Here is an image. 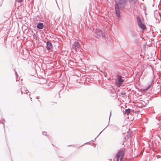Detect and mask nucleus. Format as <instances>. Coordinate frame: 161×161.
Returning <instances> with one entry per match:
<instances>
[{"label": "nucleus", "mask_w": 161, "mask_h": 161, "mask_svg": "<svg viewBox=\"0 0 161 161\" xmlns=\"http://www.w3.org/2000/svg\"><path fill=\"white\" fill-rule=\"evenodd\" d=\"M37 27L39 29H42L44 27L43 24L42 23H38L37 25Z\"/></svg>", "instance_id": "nucleus-6"}, {"label": "nucleus", "mask_w": 161, "mask_h": 161, "mask_svg": "<svg viewBox=\"0 0 161 161\" xmlns=\"http://www.w3.org/2000/svg\"><path fill=\"white\" fill-rule=\"evenodd\" d=\"M130 113V110L129 109H127L125 110V114H127V115H128Z\"/></svg>", "instance_id": "nucleus-8"}, {"label": "nucleus", "mask_w": 161, "mask_h": 161, "mask_svg": "<svg viewBox=\"0 0 161 161\" xmlns=\"http://www.w3.org/2000/svg\"><path fill=\"white\" fill-rule=\"evenodd\" d=\"M124 153L123 150H120L118 151L116 154V161H122Z\"/></svg>", "instance_id": "nucleus-1"}, {"label": "nucleus", "mask_w": 161, "mask_h": 161, "mask_svg": "<svg viewBox=\"0 0 161 161\" xmlns=\"http://www.w3.org/2000/svg\"><path fill=\"white\" fill-rule=\"evenodd\" d=\"M79 46V43L77 42H75L73 44L72 47L73 48V49L75 50L78 49Z\"/></svg>", "instance_id": "nucleus-4"}, {"label": "nucleus", "mask_w": 161, "mask_h": 161, "mask_svg": "<svg viewBox=\"0 0 161 161\" xmlns=\"http://www.w3.org/2000/svg\"><path fill=\"white\" fill-rule=\"evenodd\" d=\"M136 1V0H130V2L132 3H135Z\"/></svg>", "instance_id": "nucleus-10"}, {"label": "nucleus", "mask_w": 161, "mask_h": 161, "mask_svg": "<svg viewBox=\"0 0 161 161\" xmlns=\"http://www.w3.org/2000/svg\"><path fill=\"white\" fill-rule=\"evenodd\" d=\"M138 25L142 29H146V26L142 24L141 21H139L138 22Z\"/></svg>", "instance_id": "nucleus-5"}, {"label": "nucleus", "mask_w": 161, "mask_h": 161, "mask_svg": "<svg viewBox=\"0 0 161 161\" xmlns=\"http://www.w3.org/2000/svg\"><path fill=\"white\" fill-rule=\"evenodd\" d=\"M124 80H122L121 77L120 76H118V80L116 81L117 84L120 86L123 83Z\"/></svg>", "instance_id": "nucleus-3"}, {"label": "nucleus", "mask_w": 161, "mask_h": 161, "mask_svg": "<svg viewBox=\"0 0 161 161\" xmlns=\"http://www.w3.org/2000/svg\"><path fill=\"white\" fill-rule=\"evenodd\" d=\"M125 0H121L119 1L118 4L115 5V9L116 11V14L118 17H119L120 15V12L118 9L119 8V5L125 4Z\"/></svg>", "instance_id": "nucleus-2"}, {"label": "nucleus", "mask_w": 161, "mask_h": 161, "mask_svg": "<svg viewBox=\"0 0 161 161\" xmlns=\"http://www.w3.org/2000/svg\"><path fill=\"white\" fill-rule=\"evenodd\" d=\"M151 86V85H149L147 87L146 89H143V90H144V91H147V90H148L150 88V87Z\"/></svg>", "instance_id": "nucleus-9"}, {"label": "nucleus", "mask_w": 161, "mask_h": 161, "mask_svg": "<svg viewBox=\"0 0 161 161\" xmlns=\"http://www.w3.org/2000/svg\"><path fill=\"white\" fill-rule=\"evenodd\" d=\"M47 48L48 50L51 49L52 48V44L50 42H47Z\"/></svg>", "instance_id": "nucleus-7"}, {"label": "nucleus", "mask_w": 161, "mask_h": 161, "mask_svg": "<svg viewBox=\"0 0 161 161\" xmlns=\"http://www.w3.org/2000/svg\"><path fill=\"white\" fill-rule=\"evenodd\" d=\"M16 1H17L18 2L21 3L22 2L23 0H16Z\"/></svg>", "instance_id": "nucleus-13"}, {"label": "nucleus", "mask_w": 161, "mask_h": 161, "mask_svg": "<svg viewBox=\"0 0 161 161\" xmlns=\"http://www.w3.org/2000/svg\"><path fill=\"white\" fill-rule=\"evenodd\" d=\"M120 94L122 95V96H124V95H125V92H122L121 93H120Z\"/></svg>", "instance_id": "nucleus-11"}, {"label": "nucleus", "mask_w": 161, "mask_h": 161, "mask_svg": "<svg viewBox=\"0 0 161 161\" xmlns=\"http://www.w3.org/2000/svg\"><path fill=\"white\" fill-rule=\"evenodd\" d=\"M100 34H102V32L101 31H99L97 34L98 35H99Z\"/></svg>", "instance_id": "nucleus-12"}]
</instances>
